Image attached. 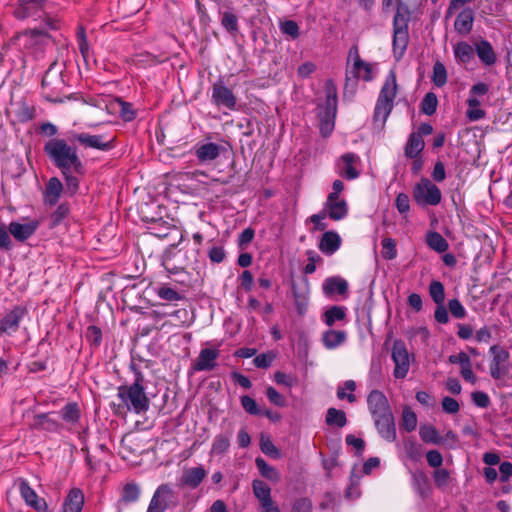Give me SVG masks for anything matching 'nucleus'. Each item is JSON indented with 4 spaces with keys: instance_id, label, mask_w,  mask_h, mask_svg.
Returning a JSON list of instances; mask_svg holds the SVG:
<instances>
[{
    "instance_id": "1",
    "label": "nucleus",
    "mask_w": 512,
    "mask_h": 512,
    "mask_svg": "<svg viewBox=\"0 0 512 512\" xmlns=\"http://www.w3.org/2000/svg\"><path fill=\"white\" fill-rule=\"evenodd\" d=\"M43 151L51 163L61 171L65 180V192L73 196L79 190V176L85 174V167L77 148L65 139L51 138L45 142Z\"/></svg>"
},
{
    "instance_id": "2",
    "label": "nucleus",
    "mask_w": 512,
    "mask_h": 512,
    "mask_svg": "<svg viewBox=\"0 0 512 512\" xmlns=\"http://www.w3.org/2000/svg\"><path fill=\"white\" fill-rule=\"evenodd\" d=\"M396 4V13L393 18V55L397 61L404 56L409 43L408 24L411 12L402 0H382V9L389 10Z\"/></svg>"
},
{
    "instance_id": "3",
    "label": "nucleus",
    "mask_w": 512,
    "mask_h": 512,
    "mask_svg": "<svg viewBox=\"0 0 512 512\" xmlns=\"http://www.w3.org/2000/svg\"><path fill=\"white\" fill-rule=\"evenodd\" d=\"M396 95V73L394 70H391L380 90L374 108L373 124L377 129L382 130L384 128L386 120L393 109Z\"/></svg>"
},
{
    "instance_id": "4",
    "label": "nucleus",
    "mask_w": 512,
    "mask_h": 512,
    "mask_svg": "<svg viewBox=\"0 0 512 512\" xmlns=\"http://www.w3.org/2000/svg\"><path fill=\"white\" fill-rule=\"evenodd\" d=\"M118 397L122 404L119 408H126L136 414H142L148 411L150 401L145 393V387L137 384L121 385L118 387Z\"/></svg>"
},
{
    "instance_id": "5",
    "label": "nucleus",
    "mask_w": 512,
    "mask_h": 512,
    "mask_svg": "<svg viewBox=\"0 0 512 512\" xmlns=\"http://www.w3.org/2000/svg\"><path fill=\"white\" fill-rule=\"evenodd\" d=\"M64 87L63 70L57 62H53L42 78L45 99L50 102H58V97L62 94Z\"/></svg>"
},
{
    "instance_id": "6",
    "label": "nucleus",
    "mask_w": 512,
    "mask_h": 512,
    "mask_svg": "<svg viewBox=\"0 0 512 512\" xmlns=\"http://www.w3.org/2000/svg\"><path fill=\"white\" fill-rule=\"evenodd\" d=\"M413 199L419 206H436L441 202V190L428 178H421L412 191Z\"/></svg>"
},
{
    "instance_id": "7",
    "label": "nucleus",
    "mask_w": 512,
    "mask_h": 512,
    "mask_svg": "<svg viewBox=\"0 0 512 512\" xmlns=\"http://www.w3.org/2000/svg\"><path fill=\"white\" fill-rule=\"evenodd\" d=\"M199 249H180L165 262V268L168 272L176 274L187 267H191L198 262Z\"/></svg>"
},
{
    "instance_id": "8",
    "label": "nucleus",
    "mask_w": 512,
    "mask_h": 512,
    "mask_svg": "<svg viewBox=\"0 0 512 512\" xmlns=\"http://www.w3.org/2000/svg\"><path fill=\"white\" fill-rule=\"evenodd\" d=\"M27 314L28 308L25 305H15L6 311L0 319V337L16 333Z\"/></svg>"
},
{
    "instance_id": "9",
    "label": "nucleus",
    "mask_w": 512,
    "mask_h": 512,
    "mask_svg": "<svg viewBox=\"0 0 512 512\" xmlns=\"http://www.w3.org/2000/svg\"><path fill=\"white\" fill-rule=\"evenodd\" d=\"M176 494L169 484H161L154 492L147 512H164L170 506H176Z\"/></svg>"
},
{
    "instance_id": "10",
    "label": "nucleus",
    "mask_w": 512,
    "mask_h": 512,
    "mask_svg": "<svg viewBox=\"0 0 512 512\" xmlns=\"http://www.w3.org/2000/svg\"><path fill=\"white\" fill-rule=\"evenodd\" d=\"M391 357L395 364L394 377L397 379L405 378L410 369V354L402 340L393 342Z\"/></svg>"
},
{
    "instance_id": "11",
    "label": "nucleus",
    "mask_w": 512,
    "mask_h": 512,
    "mask_svg": "<svg viewBox=\"0 0 512 512\" xmlns=\"http://www.w3.org/2000/svg\"><path fill=\"white\" fill-rule=\"evenodd\" d=\"M349 57L354 59L353 67L350 71L346 72L345 79V88L348 87L351 80H353V85H355L360 76V67H364V75L362 76L363 80L371 81L372 80V68L371 65L360 58L359 51L357 45H353L349 50Z\"/></svg>"
},
{
    "instance_id": "12",
    "label": "nucleus",
    "mask_w": 512,
    "mask_h": 512,
    "mask_svg": "<svg viewBox=\"0 0 512 512\" xmlns=\"http://www.w3.org/2000/svg\"><path fill=\"white\" fill-rule=\"evenodd\" d=\"M73 140L79 142L84 148L109 151L115 147V137L106 135H91L89 133H76Z\"/></svg>"
},
{
    "instance_id": "13",
    "label": "nucleus",
    "mask_w": 512,
    "mask_h": 512,
    "mask_svg": "<svg viewBox=\"0 0 512 512\" xmlns=\"http://www.w3.org/2000/svg\"><path fill=\"white\" fill-rule=\"evenodd\" d=\"M211 99L218 107H225L229 110L236 109L237 98L233 91L225 85L222 79H219L213 84Z\"/></svg>"
},
{
    "instance_id": "14",
    "label": "nucleus",
    "mask_w": 512,
    "mask_h": 512,
    "mask_svg": "<svg viewBox=\"0 0 512 512\" xmlns=\"http://www.w3.org/2000/svg\"><path fill=\"white\" fill-rule=\"evenodd\" d=\"M490 353L493 357L490 363V375L493 379L499 380L508 372L503 364L509 360V352L498 345H493L490 347Z\"/></svg>"
},
{
    "instance_id": "15",
    "label": "nucleus",
    "mask_w": 512,
    "mask_h": 512,
    "mask_svg": "<svg viewBox=\"0 0 512 512\" xmlns=\"http://www.w3.org/2000/svg\"><path fill=\"white\" fill-rule=\"evenodd\" d=\"M47 0H17L13 15L18 20H25L37 15L44 9Z\"/></svg>"
},
{
    "instance_id": "16",
    "label": "nucleus",
    "mask_w": 512,
    "mask_h": 512,
    "mask_svg": "<svg viewBox=\"0 0 512 512\" xmlns=\"http://www.w3.org/2000/svg\"><path fill=\"white\" fill-rule=\"evenodd\" d=\"M220 351L216 348H204L192 363L193 371H212L217 367Z\"/></svg>"
},
{
    "instance_id": "17",
    "label": "nucleus",
    "mask_w": 512,
    "mask_h": 512,
    "mask_svg": "<svg viewBox=\"0 0 512 512\" xmlns=\"http://www.w3.org/2000/svg\"><path fill=\"white\" fill-rule=\"evenodd\" d=\"M367 404L373 418L392 413L388 400L380 390H372L367 398Z\"/></svg>"
},
{
    "instance_id": "18",
    "label": "nucleus",
    "mask_w": 512,
    "mask_h": 512,
    "mask_svg": "<svg viewBox=\"0 0 512 512\" xmlns=\"http://www.w3.org/2000/svg\"><path fill=\"white\" fill-rule=\"evenodd\" d=\"M206 475L207 472L202 465L184 469L181 477L179 478L178 485L180 487L196 489L205 479Z\"/></svg>"
},
{
    "instance_id": "19",
    "label": "nucleus",
    "mask_w": 512,
    "mask_h": 512,
    "mask_svg": "<svg viewBox=\"0 0 512 512\" xmlns=\"http://www.w3.org/2000/svg\"><path fill=\"white\" fill-rule=\"evenodd\" d=\"M39 221L32 220L27 223H19L16 221L10 222L8 231L18 242H25L28 240L38 229Z\"/></svg>"
},
{
    "instance_id": "20",
    "label": "nucleus",
    "mask_w": 512,
    "mask_h": 512,
    "mask_svg": "<svg viewBox=\"0 0 512 512\" xmlns=\"http://www.w3.org/2000/svg\"><path fill=\"white\" fill-rule=\"evenodd\" d=\"M318 110L320 133L328 137L334 129L337 107L321 105Z\"/></svg>"
},
{
    "instance_id": "21",
    "label": "nucleus",
    "mask_w": 512,
    "mask_h": 512,
    "mask_svg": "<svg viewBox=\"0 0 512 512\" xmlns=\"http://www.w3.org/2000/svg\"><path fill=\"white\" fill-rule=\"evenodd\" d=\"M374 423L381 437L389 442L396 439V428L392 413L374 417Z\"/></svg>"
},
{
    "instance_id": "22",
    "label": "nucleus",
    "mask_w": 512,
    "mask_h": 512,
    "mask_svg": "<svg viewBox=\"0 0 512 512\" xmlns=\"http://www.w3.org/2000/svg\"><path fill=\"white\" fill-rule=\"evenodd\" d=\"M63 191L64 185L60 179L57 177L50 178L43 192L44 203L49 206L56 205Z\"/></svg>"
},
{
    "instance_id": "23",
    "label": "nucleus",
    "mask_w": 512,
    "mask_h": 512,
    "mask_svg": "<svg viewBox=\"0 0 512 512\" xmlns=\"http://www.w3.org/2000/svg\"><path fill=\"white\" fill-rule=\"evenodd\" d=\"M223 148L213 142L198 144L195 147V155L199 162H211L219 157Z\"/></svg>"
},
{
    "instance_id": "24",
    "label": "nucleus",
    "mask_w": 512,
    "mask_h": 512,
    "mask_svg": "<svg viewBox=\"0 0 512 512\" xmlns=\"http://www.w3.org/2000/svg\"><path fill=\"white\" fill-rule=\"evenodd\" d=\"M341 245V238L335 231H325L320 239L318 248L325 255L334 254Z\"/></svg>"
},
{
    "instance_id": "25",
    "label": "nucleus",
    "mask_w": 512,
    "mask_h": 512,
    "mask_svg": "<svg viewBox=\"0 0 512 512\" xmlns=\"http://www.w3.org/2000/svg\"><path fill=\"white\" fill-rule=\"evenodd\" d=\"M474 12L471 8H464L456 17L454 29L460 35H468L473 28Z\"/></svg>"
},
{
    "instance_id": "26",
    "label": "nucleus",
    "mask_w": 512,
    "mask_h": 512,
    "mask_svg": "<svg viewBox=\"0 0 512 512\" xmlns=\"http://www.w3.org/2000/svg\"><path fill=\"white\" fill-rule=\"evenodd\" d=\"M61 424L50 417V413H41L33 417L30 428L34 430H44L48 432H57L61 428Z\"/></svg>"
},
{
    "instance_id": "27",
    "label": "nucleus",
    "mask_w": 512,
    "mask_h": 512,
    "mask_svg": "<svg viewBox=\"0 0 512 512\" xmlns=\"http://www.w3.org/2000/svg\"><path fill=\"white\" fill-rule=\"evenodd\" d=\"M84 505V494L79 488H72L63 503V512H81Z\"/></svg>"
},
{
    "instance_id": "28",
    "label": "nucleus",
    "mask_w": 512,
    "mask_h": 512,
    "mask_svg": "<svg viewBox=\"0 0 512 512\" xmlns=\"http://www.w3.org/2000/svg\"><path fill=\"white\" fill-rule=\"evenodd\" d=\"M322 288L326 296H331L334 293L339 295H346L348 293L347 281L339 276L326 278Z\"/></svg>"
},
{
    "instance_id": "29",
    "label": "nucleus",
    "mask_w": 512,
    "mask_h": 512,
    "mask_svg": "<svg viewBox=\"0 0 512 512\" xmlns=\"http://www.w3.org/2000/svg\"><path fill=\"white\" fill-rule=\"evenodd\" d=\"M475 53L485 66H492L497 61L496 53L491 43L487 40H481L480 42L476 43Z\"/></svg>"
},
{
    "instance_id": "30",
    "label": "nucleus",
    "mask_w": 512,
    "mask_h": 512,
    "mask_svg": "<svg viewBox=\"0 0 512 512\" xmlns=\"http://www.w3.org/2000/svg\"><path fill=\"white\" fill-rule=\"evenodd\" d=\"M343 167L340 174L348 180H353L359 177V171L354 167V164L359 162V157L354 153H345L340 157Z\"/></svg>"
},
{
    "instance_id": "31",
    "label": "nucleus",
    "mask_w": 512,
    "mask_h": 512,
    "mask_svg": "<svg viewBox=\"0 0 512 512\" xmlns=\"http://www.w3.org/2000/svg\"><path fill=\"white\" fill-rule=\"evenodd\" d=\"M454 56L458 63L468 64L475 57V49L465 41H460L453 47Z\"/></svg>"
},
{
    "instance_id": "32",
    "label": "nucleus",
    "mask_w": 512,
    "mask_h": 512,
    "mask_svg": "<svg viewBox=\"0 0 512 512\" xmlns=\"http://www.w3.org/2000/svg\"><path fill=\"white\" fill-rule=\"evenodd\" d=\"M425 148V141L418 134H410L404 147V155L407 158H416L421 156Z\"/></svg>"
},
{
    "instance_id": "33",
    "label": "nucleus",
    "mask_w": 512,
    "mask_h": 512,
    "mask_svg": "<svg viewBox=\"0 0 512 512\" xmlns=\"http://www.w3.org/2000/svg\"><path fill=\"white\" fill-rule=\"evenodd\" d=\"M327 216L334 221L344 219L348 214V205L346 200L342 199L339 202L332 203L330 205H324V209Z\"/></svg>"
},
{
    "instance_id": "34",
    "label": "nucleus",
    "mask_w": 512,
    "mask_h": 512,
    "mask_svg": "<svg viewBox=\"0 0 512 512\" xmlns=\"http://www.w3.org/2000/svg\"><path fill=\"white\" fill-rule=\"evenodd\" d=\"M426 243L432 250L443 253L448 250L449 244L447 240L436 231H429L426 235Z\"/></svg>"
},
{
    "instance_id": "35",
    "label": "nucleus",
    "mask_w": 512,
    "mask_h": 512,
    "mask_svg": "<svg viewBox=\"0 0 512 512\" xmlns=\"http://www.w3.org/2000/svg\"><path fill=\"white\" fill-rule=\"evenodd\" d=\"M36 116V109L34 106L29 105L26 101L22 100L17 103L15 110V117L19 123H27L33 120Z\"/></svg>"
},
{
    "instance_id": "36",
    "label": "nucleus",
    "mask_w": 512,
    "mask_h": 512,
    "mask_svg": "<svg viewBox=\"0 0 512 512\" xmlns=\"http://www.w3.org/2000/svg\"><path fill=\"white\" fill-rule=\"evenodd\" d=\"M221 25L231 35H236L239 31L238 16L229 8L221 12Z\"/></svg>"
},
{
    "instance_id": "37",
    "label": "nucleus",
    "mask_w": 512,
    "mask_h": 512,
    "mask_svg": "<svg viewBox=\"0 0 512 512\" xmlns=\"http://www.w3.org/2000/svg\"><path fill=\"white\" fill-rule=\"evenodd\" d=\"M346 340L345 331L328 330L323 334L322 341L326 348L334 349Z\"/></svg>"
},
{
    "instance_id": "38",
    "label": "nucleus",
    "mask_w": 512,
    "mask_h": 512,
    "mask_svg": "<svg viewBox=\"0 0 512 512\" xmlns=\"http://www.w3.org/2000/svg\"><path fill=\"white\" fill-rule=\"evenodd\" d=\"M255 464H256V467L258 468L260 474L264 478H266L272 482L280 481V474L277 471V469L274 468L273 466L269 465L263 458L257 457L255 460Z\"/></svg>"
},
{
    "instance_id": "39",
    "label": "nucleus",
    "mask_w": 512,
    "mask_h": 512,
    "mask_svg": "<svg viewBox=\"0 0 512 512\" xmlns=\"http://www.w3.org/2000/svg\"><path fill=\"white\" fill-rule=\"evenodd\" d=\"M419 434L422 441L425 443L440 445L444 441V438L439 435L437 429L432 425L421 426Z\"/></svg>"
},
{
    "instance_id": "40",
    "label": "nucleus",
    "mask_w": 512,
    "mask_h": 512,
    "mask_svg": "<svg viewBox=\"0 0 512 512\" xmlns=\"http://www.w3.org/2000/svg\"><path fill=\"white\" fill-rule=\"evenodd\" d=\"M326 424L329 426L344 427L347 424L346 414L343 410L329 408L325 418Z\"/></svg>"
},
{
    "instance_id": "41",
    "label": "nucleus",
    "mask_w": 512,
    "mask_h": 512,
    "mask_svg": "<svg viewBox=\"0 0 512 512\" xmlns=\"http://www.w3.org/2000/svg\"><path fill=\"white\" fill-rule=\"evenodd\" d=\"M140 496V487L135 481H131L126 483L123 486L121 493V501L128 504L135 502L139 499Z\"/></svg>"
},
{
    "instance_id": "42",
    "label": "nucleus",
    "mask_w": 512,
    "mask_h": 512,
    "mask_svg": "<svg viewBox=\"0 0 512 512\" xmlns=\"http://www.w3.org/2000/svg\"><path fill=\"white\" fill-rule=\"evenodd\" d=\"M61 417L64 421L75 424L80 419V409L76 402L67 403L60 411Z\"/></svg>"
},
{
    "instance_id": "43",
    "label": "nucleus",
    "mask_w": 512,
    "mask_h": 512,
    "mask_svg": "<svg viewBox=\"0 0 512 512\" xmlns=\"http://www.w3.org/2000/svg\"><path fill=\"white\" fill-rule=\"evenodd\" d=\"M70 214L68 203H61L49 217V227L55 228L60 225Z\"/></svg>"
},
{
    "instance_id": "44",
    "label": "nucleus",
    "mask_w": 512,
    "mask_h": 512,
    "mask_svg": "<svg viewBox=\"0 0 512 512\" xmlns=\"http://www.w3.org/2000/svg\"><path fill=\"white\" fill-rule=\"evenodd\" d=\"M85 338L91 348L98 349L102 344V330L96 325H89L85 332Z\"/></svg>"
},
{
    "instance_id": "45",
    "label": "nucleus",
    "mask_w": 512,
    "mask_h": 512,
    "mask_svg": "<svg viewBox=\"0 0 512 512\" xmlns=\"http://www.w3.org/2000/svg\"><path fill=\"white\" fill-rule=\"evenodd\" d=\"M447 78L448 76L445 65L440 61H436L433 66V73L431 77L433 84L436 87L441 88L447 83Z\"/></svg>"
},
{
    "instance_id": "46",
    "label": "nucleus",
    "mask_w": 512,
    "mask_h": 512,
    "mask_svg": "<svg viewBox=\"0 0 512 512\" xmlns=\"http://www.w3.org/2000/svg\"><path fill=\"white\" fill-rule=\"evenodd\" d=\"M438 106V98L435 93L428 92L423 97L421 104H420V110L425 115L431 116L433 115Z\"/></svg>"
},
{
    "instance_id": "47",
    "label": "nucleus",
    "mask_w": 512,
    "mask_h": 512,
    "mask_svg": "<svg viewBox=\"0 0 512 512\" xmlns=\"http://www.w3.org/2000/svg\"><path fill=\"white\" fill-rule=\"evenodd\" d=\"M413 484L422 498H425L429 491V480L423 471H418L413 474Z\"/></svg>"
},
{
    "instance_id": "48",
    "label": "nucleus",
    "mask_w": 512,
    "mask_h": 512,
    "mask_svg": "<svg viewBox=\"0 0 512 512\" xmlns=\"http://www.w3.org/2000/svg\"><path fill=\"white\" fill-rule=\"evenodd\" d=\"M346 317L345 308L342 306H332L324 313V322L328 326H333L336 321H342Z\"/></svg>"
},
{
    "instance_id": "49",
    "label": "nucleus",
    "mask_w": 512,
    "mask_h": 512,
    "mask_svg": "<svg viewBox=\"0 0 512 512\" xmlns=\"http://www.w3.org/2000/svg\"><path fill=\"white\" fill-rule=\"evenodd\" d=\"M252 489L254 496L258 499L259 503L265 501L266 499H270L271 497V488L267 483L262 480L255 479L252 482Z\"/></svg>"
},
{
    "instance_id": "50",
    "label": "nucleus",
    "mask_w": 512,
    "mask_h": 512,
    "mask_svg": "<svg viewBox=\"0 0 512 512\" xmlns=\"http://www.w3.org/2000/svg\"><path fill=\"white\" fill-rule=\"evenodd\" d=\"M361 495L360 490V477L354 473V470L350 475V483L345 489L344 496L348 500H355Z\"/></svg>"
},
{
    "instance_id": "51",
    "label": "nucleus",
    "mask_w": 512,
    "mask_h": 512,
    "mask_svg": "<svg viewBox=\"0 0 512 512\" xmlns=\"http://www.w3.org/2000/svg\"><path fill=\"white\" fill-rule=\"evenodd\" d=\"M356 389V383L353 380H347L344 382V388L338 387L337 397L340 400L347 399L349 403L356 401V396L352 393Z\"/></svg>"
},
{
    "instance_id": "52",
    "label": "nucleus",
    "mask_w": 512,
    "mask_h": 512,
    "mask_svg": "<svg viewBox=\"0 0 512 512\" xmlns=\"http://www.w3.org/2000/svg\"><path fill=\"white\" fill-rule=\"evenodd\" d=\"M76 37H77L79 51H80L84 61L87 63L89 60V44H88L85 28L83 26L78 27Z\"/></svg>"
},
{
    "instance_id": "53",
    "label": "nucleus",
    "mask_w": 512,
    "mask_h": 512,
    "mask_svg": "<svg viewBox=\"0 0 512 512\" xmlns=\"http://www.w3.org/2000/svg\"><path fill=\"white\" fill-rule=\"evenodd\" d=\"M429 294L436 304H442L445 300L444 285L437 280H433L429 285Z\"/></svg>"
},
{
    "instance_id": "54",
    "label": "nucleus",
    "mask_w": 512,
    "mask_h": 512,
    "mask_svg": "<svg viewBox=\"0 0 512 512\" xmlns=\"http://www.w3.org/2000/svg\"><path fill=\"white\" fill-rule=\"evenodd\" d=\"M382 257L386 260H393L397 256L396 242L394 239L386 237L381 241Z\"/></svg>"
},
{
    "instance_id": "55",
    "label": "nucleus",
    "mask_w": 512,
    "mask_h": 512,
    "mask_svg": "<svg viewBox=\"0 0 512 512\" xmlns=\"http://www.w3.org/2000/svg\"><path fill=\"white\" fill-rule=\"evenodd\" d=\"M156 294L159 298L165 301L173 302V301H179L184 299V296L178 293L175 289L167 287V286H161L156 289Z\"/></svg>"
},
{
    "instance_id": "56",
    "label": "nucleus",
    "mask_w": 512,
    "mask_h": 512,
    "mask_svg": "<svg viewBox=\"0 0 512 512\" xmlns=\"http://www.w3.org/2000/svg\"><path fill=\"white\" fill-rule=\"evenodd\" d=\"M417 426V416L416 414L409 408L406 407L402 413V427L407 432H412L416 429Z\"/></svg>"
},
{
    "instance_id": "57",
    "label": "nucleus",
    "mask_w": 512,
    "mask_h": 512,
    "mask_svg": "<svg viewBox=\"0 0 512 512\" xmlns=\"http://www.w3.org/2000/svg\"><path fill=\"white\" fill-rule=\"evenodd\" d=\"M325 94L324 106L337 107V87L332 79H328L325 83Z\"/></svg>"
},
{
    "instance_id": "58",
    "label": "nucleus",
    "mask_w": 512,
    "mask_h": 512,
    "mask_svg": "<svg viewBox=\"0 0 512 512\" xmlns=\"http://www.w3.org/2000/svg\"><path fill=\"white\" fill-rule=\"evenodd\" d=\"M260 449L265 455L273 459H278L281 457L279 449L274 445V443L269 438H261Z\"/></svg>"
},
{
    "instance_id": "59",
    "label": "nucleus",
    "mask_w": 512,
    "mask_h": 512,
    "mask_svg": "<svg viewBox=\"0 0 512 512\" xmlns=\"http://www.w3.org/2000/svg\"><path fill=\"white\" fill-rule=\"evenodd\" d=\"M19 491L27 505L32 504V502L38 497L36 492L30 487L29 483L24 479H21L19 482Z\"/></svg>"
},
{
    "instance_id": "60",
    "label": "nucleus",
    "mask_w": 512,
    "mask_h": 512,
    "mask_svg": "<svg viewBox=\"0 0 512 512\" xmlns=\"http://www.w3.org/2000/svg\"><path fill=\"white\" fill-rule=\"evenodd\" d=\"M241 405L243 409L250 415H262V410L258 407L256 401L248 396L244 395L241 397Z\"/></svg>"
},
{
    "instance_id": "61",
    "label": "nucleus",
    "mask_w": 512,
    "mask_h": 512,
    "mask_svg": "<svg viewBox=\"0 0 512 512\" xmlns=\"http://www.w3.org/2000/svg\"><path fill=\"white\" fill-rule=\"evenodd\" d=\"M448 309L451 315L456 319H463L466 317V309L457 298L449 300Z\"/></svg>"
},
{
    "instance_id": "62",
    "label": "nucleus",
    "mask_w": 512,
    "mask_h": 512,
    "mask_svg": "<svg viewBox=\"0 0 512 512\" xmlns=\"http://www.w3.org/2000/svg\"><path fill=\"white\" fill-rule=\"evenodd\" d=\"M119 106H120V116L121 118L126 121L130 122L133 121L136 118V112L133 109V106L129 102H125L123 100H118Z\"/></svg>"
},
{
    "instance_id": "63",
    "label": "nucleus",
    "mask_w": 512,
    "mask_h": 512,
    "mask_svg": "<svg viewBox=\"0 0 512 512\" xmlns=\"http://www.w3.org/2000/svg\"><path fill=\"white\" fill-rule=\"evenodd\" d=\"M230 447L229 438L224 435H218L212 444V452L215 454H223L227 452Z\"/></svg>"
},
{
    "instance_id": "64",
    "label": "nucleus",
    "mask_w": 512,
    "mask_h": 512,
    "mask_svg": "<svg viewBox=\"0 0 512 512\" xmlns=\"http://www.w3.org/2000/svg\"><path fill=\"white\" fill-rule=\"evenodd\" d=\"M266 396L272 404L278 407H285L287 404L285 397L272 386L267 387Z\"/></svg>"
}]
</instances>
